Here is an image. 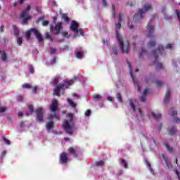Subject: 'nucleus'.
Segmentation results:
<instances>
[{
	"mask_svg": "<svg viewBox=\"0 0 180 180\" xmlns=\"http://www.w3.org/2000/svg\"><path fill=\"white\" fill-rule=\"evenodd\" d=\"M138 112L140 114L141 116H143V112L141 111V109L138 108Z\"/></svg>",
	"mask_w": 180,
	"mask_h": 180,
	"instance_id": "obj_60",
	"label": "nucleus"
},
{
	"mask_svg": "<svg viewBox=\"0 0 180 180\" xmlns=\"http://www.w3.org/2000/svg\"><path fill=\"white\" fill-rule=\"evenodd\" d=\"M104 164L105 162L103 161L96 162V167H102L103 165H104Z\"/></svg>",
	"mask_w": 180,
	"mask_h": 180,
	"instance_id": "obj_39",
	"label": "nucleus"
},
{
	"mask_svg": "<svg viewBox=\"0 0 180 180\" xmlns=\"http://www.w3.org/2000/svg\"><path fill=\"white\" fill-rule=\"evenodd\" d=\"M92 112L91 111V110H87L85 112H84V116L85 117H89L91 115Z\"/></svg>",
	"mask_w": 180,
	"mask_h": 180,
	"instance_id": "obj_34",
	"label": "nucleus"
},
{
	"mask_svg": "<svg viewBox=\"0 0 180 180\" xmlns=\"http://www.w3.org/2000/svg\"><path fill=\"white\" fill-rule=\"evenodd\" d=\"M48 25H49V21L42 22V26H48Z\"/></svg>",
	"mask_w": 180,
	"mask_h": 180,
	"instance_id": "obj_56",
	"label": "nucleus"
},
{
	"mask_svg": "<svg viewBox=\"0 0 180 180\" xmlns=\"http://www.w3.org/2000/svg\"><path fill=\"white\" fill-rule=\"evenodd\" d=\"M117 99L118 102H120V103H122V102H123L122 101V95H120V93L117 94Z\"/></svg>",
	"mask_w": 180,
	"mask_h": 180,
	"instance_id": "obj_40",
	"label": "nucleus"
},
{
	"mask_svg": "<svg viewBox=\"0 0 180 180\" xmlns=\"http://www.w3.org/2000/svg\"><path fill=\"white\" fill-rule=\"evenodd\" d=\"M168 133H169V136H174V134H175V133H176V127L173 126V127H169Z\"/></svg>",
	"mask_w": 180,
	"mask_h": 180,
	"instance_id": "obj_18",
	"label": "nucleus"
},
{
	"mask_svg": "<svg viewBox=\"0 0 180 180\" xmlns=\"http://www.w3.org/2000/svg\"><path fill=\"white\" fill-rule=\"evenodd\" d=\"M63 19H64L65 22H68V17L65 14L63 15Z\"/></svg>",
	"mask_w": 180,
	"mask_h": 180,
	"instance_id": "obj_53",
	"label": "nucleus"
},
{
	"mask_svg": "<svg viewBox=\"0 0 180 180\" xmlns=\"http://www.w3.org/2000/svg\"><path fill=\"white\" fill-rule=\"evenodd\" d=\"M77 79H78V77L77 76H75L74 79H72L69 81H65L64 83L59 84L54 89L53 95H56V96H59L60 94V95H64V91L70 88L71 85H74V82L75 81H77Z\"/></svg>",
	"mask_w": 180,
	"mask_h": 180,
	"instance_id": "obj_3",
	"label": "nucleus"
},
{
	"mask_svg": "<svg viewBox=\"0 0 180 180\" xmlns=\"http://www.w3.org/2000/svg\"><path fill=\"white\" fill-rule=\"evenodd\" d=\"M149 117H153V119H155V120H159V119H161V114L158 113L156 115L155 113L150 112L149 113Z\"/></svg>",
	"mask_w": 180,
	"mask_h": 180,
	"instance_id": "obj_20",
	"label": "nucleus"
},
{
	"mask_svg": "<svg viewBox=\"0 0 180 180\" xmlns=\"http://www.w3.org/2000/svg\"><path fill=\"white\" fill-rule=\"evenodd\" d=\"M29 72L30 74H33L34 72V68H33L32 65H30V68H29Z\"/></svg>",
	"mask_w": 180,
	"mask_h": 180,
	"instance_id": "obj_44",
	"label": "nucleus"
},
{
	"mask_svg": "<svg viewBox=\"0 0 180 180\" xmlns=\"http://www.w3.org/2000/svg\"><path fill=\"white\" fill-rule=\"evenodd\" d=\"M148 34L147 37L150 39L148 47H154L155 46V35H154V25H151V20L147 25Z\"/></svg>",
	"mask_w": 180,
	"mask_h": 180,
	"instance_id": "obj_5",
	"label": "nucleus"
},
{
	"mask_svg": "<svg viewBox=\"0 0 180 180\" xmlns=\"http://www.w3.org/2000/svg\"><path fill=\"white\" fill-rule=\"evenodd\" d=\"M62 34H63V37H67L68 39V37H70V36L68 35V32H62Z\"/></svg>",
	"mask_w": 180,
	"mask_h": 180,
	"instance_id": "obj_50",
	"label": "nucleus"
},
{
	"mask_svg": "<svg viewBox=\"0 0 180 180\" xmlns=\"http://www.w3.org/2000/svg\"><path fill=\"white\" fill-rule=\"evenodd\" d=\"M82 57H84V52L83 51H77L76 53V58L81 60V58H82Z\"/></svg>",
	"mask_w": 180,
	"mask_h": 180,
	"instance_id": "obj_30",
	"label": "nucleus"
},
{
	"mask_svg": "<svg viewBox=\"0 0 180 180\" xmlns=\"http://www.w3.org/2000/svg\"><path fill=\"white\" fill-rule=\"evenodd\" d=\"M164 53H165V48L162 45H159L158 49L153 53L157 70H162L163 68L162 63L158 62V56H164Z\"/></svg>",
	"mask_w": 180,
	"mask_h": 180,
	"instance_id": "obj_4",
	"label": "nucleus"
},
{
	"mask_svg": "<svg viewBox=\"0 0 180 180\" xmlns=\"http://www.w3.org/2000/svg\"><path fill=\"white\" fill-rule=\"evenodd\" d=\"M169 99H171V90L167 89L165 97V103H168V102H169Z\"/></svg>",
	"mask_w": 180,
	"mask_h": 180,
	"instance_id": "obj_19",
	"label": "nucleus"
},
{
	"mask_svg": "<svg viewBox=\"0 0 180 180\" xmlns=\"http://www.w3.org/2000/svg\"><path fill=\"white\" fill-rule=\"evenodd\" d=\"M120 165H122V167H124V168H127V162H126L124 159H122L120 162Z\"/></svg>",
	"mask_w": 180,
	"mask_h": 180,
	"instance_id": "obj_32",
	"label": "nucleus"
},
{
	"mask_svg": "<svg viewBox=\"0 0 180 180\" xmlns=\"http://www.w3.org/2000/svg\"><path fill=\"white\" fill-rule=\"evenodd\" d=\"M146 164L150 171V172L154 175V170H153V168L151 167V165L150 164V162H148V160H146Z\"/></svg>",
	"mask_w": 180,
	"mask_h": 180,
	"instance_id": "obj_28",
	"label": "nucleus"
},
{
	"mask_svg": "<svg viewBox=\"0 0 180 180\" xmlns=\"http://www.w3.org/2000/svg\"><path fill=\"white\" fill-rule=\"evenodd\" d=\"M165 49H167L168 50H171V49H172V44H169L166 45Z\"/></svg>",
	"mask_w": 180,
	"mask_h": 180,
	"instance_id": "obj_51",
	"label": "nucleus"
},
{
	"mask_svg": "<svg viewBox=\"0 0 180 180\" xmlns=\"http://www.w3.org/2000/svg\"><path fill=\"white\" fill-rule=\"evenodd\" d=\"M50 111L53 114L51 115L49 119H57L58 120V115L57 114V112H58V101L57 100L54 99L52 101L50 105Z\"/></svg>",
	"mask_w": 180,
	"mask_h": 180,
	"instance_id": "obj_6",
	"label": "nucleus"
},
{
	"mask_svg": "<svg viewBox=\"0 0 180 180\" xmlns=\"http://www.w3.org/2000/svg\"><path fill=\"white\" fill-rule=\"evenodd\" d=\"M147 94H148V89H146L143 91V93L141 97L140 98L141 102H146V96H147Z\"/></svg>",
	"mask_w": 180,
	"mask_h": 180,
	"instance_id": "obj_22",
	"label": "nucleus"
},
{
	"mask_svg": "<svg viewBox=\"0 0 180 180\" xmlns=\"http://www.w3.org/2000/svg\"><path fill=\"white\" fill-rule=\"evenodd\" d=\"M107 99L110 101V102H112L113 101V98L111 97V96H108L107 98Z\"/></svg>",
	"mask_w": 180,
	"mask_h": 180,
	"instance_id": "obj_62",
	"label": "nucleus"
},
{
	"mask_svg": "<svg viewBox=\"0 0 180 180\" xmlns=\"http://www.w3.org/2000/svg\"><path fill=\"white\" fill-rule=\"evenodd\" d=\"M163 160H165V162H166V165L169 169H171L172 168V165H171V162H169V159L168 158H166L165 155H162Z\"/></svg>",
	"mask_w": 180,
	"mask_h": 180,
	"instance_id": "obj_21",
	"label": "nucleus"
},
{
	"mask_svg": "<svg viewBox=\"0 0 180 180\" xmlns=\"http://www.w3.org/2000/svg\"><path fill=\"white\" fill-rule=\"evenodd\" d=\"M67 117L69 118V120H65L62 124L63 129L68 134H74L75 133L76 127L75 123H74V115L72 113L67 114Z\"/></svg>",
	"mask_w": 180,
	"mask_h": 180,
	"instance_id": "obj_2",
	"label": "nucleus"
},
{
	"mask_svg": "<svg viewBox=\"0 0 180 180\" xmlns=\"http://www.w3.org/2000/svg\"><path fill=\"white\" fill-rule=\"evenodd\" d=\"M22 88H27L28 89H30V88H32V85L26 83V84H22Z\"/></svg>",
	"mask_w": 180,
	"mask_h": 180,
	"instance_id": "obj_41",
	"label": "nucleus"
},
{
	"mask_svg": "<svg viewBox=\"0 0 180 180\" xmlns=\"http://www.w3.org/2000/svg\"><path fill=\"white\" fill-rule=\"evenodd\" d=\"M177 112L176 110H172L169 112V115H170V116H176V115H177Z\"/></svg>",
	"mask_w": 180,
	"mask_h": 180,
	"instance_id": "obj_38",
	"label": "nucleus"
},
{
	"mask_svg": "<svg viewBox=\"0 0 180 180\" xmlns=\"http://www.w3.org/2000/svg\"><path fill=\"white\" fill-rule=\"evenodd\" d=\"M144 54H147V51H146V50L142 49L141 51L139 53V57H143Z\"/></svg>",
	"mask_w": 180,
	"mask_h": 180,
	"instance_id": "obj_43",
	"label": "nucleus"
},
{
	"mask_svg": "<svg viewBox=\"0 0 180 180\" xmlns=\"http://www.w3.org/2000/svg\"><path fill=\"white\" fill-rule=\"evenodd\" d=\"M31 8L32 7L30 6H28L25 10L22 11L20 18L22 19V25H26L27 23V20L32 19V17L29 15V11L31 9Z\"/></svg>",
	"mask_w": 180,
	"mask_h": 180,
	"instance_id": "obj_10",
	"label": "nucleus"
},
{
	"mask_svg": "<svg viewBox=\"0 0 180 180\" xmlns=\"http://www.w3.org/2000/svg\"><path fill=\"white\" fill-rule=\"evenodd\" d=\"M8 108L5 106L1 107V113H4V112H6Z\"/></svg>",
	"mask_w": 180,
	"mask_h": 180,
	"instance_id": "obj_48",
	"label": "nucleus"
},
{
	"mask_svg": "<svg viewBox=\"0 0 180 180\" xmlns=\"http://www.w3.org/2000/svg\"><path fill=\"white\" fill-rule=\"evenodd\" d=\"M112 56H117L118 51H117V46H112V52H111Z\"/></svg>",
	"mask_w": 180,
	"mask_h": 180,
	"instance_id": "obj_27",
	"label": "nucleus"
},
{
	"mask_svg": "<svg viewBox=\"0 0 180 180\" xmlns=\"http://www.w3.org/2000/svg\"><path fill=\"white\" fill-rule=\"evenodd\" d=\"M118 20V23L115 25V34L117 40L122 53L127 54L129 53V50H130V44L128 41L124 42L123 40V36L119 33V30H120V28L122 27V24L120 23L122 22V15H119Z\"/></svg>",
	"mask_w": 180,
	"mask_h": 180,
	"instance_id": "obj_1",
	"label": "nucleus"
},
{
	"mask_svg": "<svg viewBox=\"0 0 180 180\" xmlns=\"http://www.w3.org/2000/svg\"><path fill=\"white\" fill-rule=\"evenodd\" d=\"M112 16L115 17V5H112Z\"/></svg>",
	"mask_w": 180,
	"mask_h": 180,
	"instance_id": "obj_59",
	"label": "nucleus"
},
{
	"mask_svg": "<svg viewBox=\"0 0 180 180\" xmlns=\"http://www.w3.org/2000/svg\"><path fill=\"white\" fill-rule=\"evenodd\" d=\"M3 141H4V144H6V146H10L11 145V141L8 140L5 137H3Z\"/></svg>",
	"mask_w": 180,
	"mask_h": 180,
	"instance_id": "obj_35",
	"label": "nucleus"
},
{
	"mask_svg": "<svg viewBox=\"0 0 180 180\" xmlns=\"http://www.w3.org/2000/svg\"><path fill=\"white\" fill-rule=\"evenodd\" d=\"M165 146L169 153H172V151H174V148L169 146L168 143H165Z\"/></svg>",
	"mask_w": 180,
	"mask_h": 180,
	"instance_id": "obj_31",
	"label": "nucleus"
},
{
	"mask_svg": "<svg viewBox=\"0 0 180 180\" xmlns=\"http://www.w3.org/2000/svg\"><path fill=\"white\" fill-rule=\"evenodd\" d=\"M127 64H128V67L129 68V74L131 75V77L132 78L134 84L135 86H137L139 92H140V85H139V82L137 81H136V79H134V76L133 75V71L131 70V65L129 62H127Z\"/></svg>",
	"mask_w": 180,
	"mask_h": 180,
	"instance_id": "obj_13",
	"label": "nucleus"
},
{
	"mask_svg": "<svg viewBox=\"0 0 180 180\" xmlns=\"http://www.w3.org/2000/svg\"><path fill=\"white\" fill-rule=\"evenodd\" d=\"M53 85H57L58 84V77H56L53 80Z\"/></svg>",
	"mask_w": 180,
	"mask_h": 180,
	"instance_id": "obj_45",
	"label": "nucleus"
},
{
	"mask_svg": "<svg viewBox=\"0 0 180 180\" xmlns=\"http://www.w3.org/2000/svg\"><path fill=\"white\" fill-rule=\"evenodd\" d=\"M164 17H165V19H166V20H169L172 18V16L171 15H167V13L164 15Z\"/></svg>",
	"mask_w": 180,
	"mask_h": 180,
	"instance_id": "obj_49",
	"label": "nucleus"
},
{
	"mask_svg": "<svg viewBox=\"0 0 180 180\" xmlns=\"http://www.w3.org/2000/svg\"><path fill=\"white\" fill-rule=\"evenodd\" d=\"M53 127H54V123L53 122H50L46 124V129L48 131H50Z\"/></svg>",
	"mask_w": 180,
	"mask_h": 180,
	"instance_id": "obj_25",
	"label": "nucleus"
},
{
	"mask_svg": "<svg viewBox=\"0 0 180 180\" xmlns=\"http://www.w3.org/2000/svg\"><path fill=\"white\" fill-rule=\"evenodd\" d=\"M174 123H180V118H175L174 120Z\"/></svg>",
	"mask_w": 180,
	"mask_h": 180,
	"instance_id": "obj_58",
	"label": "nucleus"
},
{
	"mask_svg": "<svg viewBox=\"0 0 180 180\" xmlns=\"http://www.w3.org/2000/svg\"><path fill=\"white\" fill-rule=\"evenodd\" d=\"M17 101L18 102H22L23 101V96H17Z\"/></svg>",
	"mask_w": 180,
	"mask_h": 180,
	"instance_id": "obj_46",
	"label": "nucleus"
},
{
	"mask_svg": "<svg viewBox=\"0 0 180 180\" xmlns=\"http://www.w3.org/2000/svg\"><path fill=\"white\" fill-rule=\"evenodd\" d=\"M149 81H150L151 82H155V84H156L158 88H160V86H162V85L163 84L162 82L155 80V78H154L153 77H149L148 79H146V82H148Z\"/></svg>",
	"mask_w": 180,
	"mask_h": 180,
	"instance_id": "obj_17",
	"label": "nucleus"
},
{
	"mask_svg": "<svg viewBox=\"0 0 180 180\" xmlns=\"http://www.w3.org/2000/svg\"><path fill=\"white\" fill-rule=\"evenodd\" d=\"M26 129V125H25V122H21L18 126V130L20 131H23V130H25Z\"/></svg>",
	"mask_w": 180,
	"mask_h": 180,
	"instance_id": "obj_24",
	"label": "nucleus"
},
{
	"mask_svg": "<svg viewBox=\"0 0 180 180\" xmlns=\"http://www.w3.org/2000/svg\"><path fill=\"white\" fill-rule=\"evenodd\" d=\"M161 9V12L163 13V15H165L167 13L165 12V11H167V6H162L160 7Z\"/></svg>",
	"mask_w": 180,
	"mask_h": 180,
	"instance_id": "obj_37",
	"label": "nucleus"
},
{
	"mask_svg": "<svg viewBox=\"0 0 180 180\" xmlns=\"http://www.w3.org/2000/svg\"><path fill=\"white\" fill-rule=\"evenodd\" d=\"M79 25L77 21L73 20L72 21L70 29L74 33V37H79V36H84V30L83 29H78Z\"/></svg>",
	"mask_w": 180,
	"mask_h": 180,
	"instance_id": "obj_7",
	"label": "nucleus"
},
{
	"mask_svg": "<svg viewBox=\"0 0 180 180\" xmlns=\"http://www.w3.org/2000/svg\"><path fill=\"white\" fill-rule=\"evenodd\" d=\"M129 28L131 30L133 29V25L130 24V22H128Z\"/></svg>",
	"mask_w": 180,
	"mask_h": 180,
	"instance_id": "obj_61",
	"label": "nucleus"
},
{
	"mask_svg": "<svg viewBox=\"0 0 180 180\" xmlns=\"http://www.w3.org/2000/svg\"><path fill=\"white\" fill-rule=\"evenodd\" d=\"M93 99L94 101H95L96 102H98L99 101H103V98L102 97V96L99 95V94H95L93 96Z\"/></svg>",
	"mask_w": 180,
	"mask_h": 180,
	"instance_id": "obj_23",
	"label": "nucleus"
},
{
	"mask_svg": "<svg viewBox=\"0 0 180 180\" xmlns=\"http://www.w3.org/2000/svg\"><path fill=\"white\" fill-rule=\"evenodd\" d=\"M45 37L46 39H50L51 41H53V39L51 38V37H50V34H49V32H46L45 34Z\"/></svg>",
	"mask_w": 180,
	"mask_h": 180,
	"instance_id": "obj_47",
	"label": "nucleus"
},
{
	"mask_svg": "<svg viewBox=\"0 0 180 180\" xmlns=\"http://www.w3.org/2000/svg\"><path fill=\"white\" fill-rule=\"evenodd\" d=\"M152 6L151 4H145L142 9H140L139 12L134 15V22H139L141 19H143V15L148 11H151Z\"/></svg>",
	"mask_w": 180,
	"mask_h": 180,
	"instance_id": "obj_8",
	"label": "nucleus"
},
{
	"mask_svg": "<svg viewBox=\"0 0 180 180\" xmlns=\"http://www.w3.org/2000/svg\"><path fill=\"white\" fill-rule=\"evenodd\" d=\"M148 141H150V143H153L155 146H157V143H155V141L154 140V139H148Z\"/></svg>",
	"mask_w": 180,
	"mask_h": 180,
	"instance_id": "obj_57",
	"label": "nucleus"
},
{
	"mask_svg": "<svg viewBox=\"0 0 180 180\" xmlns=\"http://www.w3.org/2000/svg\"><path fill=\"white\" fill-rule=\"evenodd\" d=\"M37 113V119L39 120V122H43V113H44V110L41 108H39L36 110Z\"/></svg>",
	"mask_w": 180,
	"mask_h": 180,
	"instance_id": "obj_15",
	"label": "nucleus"
},
{
	"mask_svg": "<svg viewBox=\"0 0 180 180\" xmlns=\"http://www.w3.org/2000/svg\"><path fill=\"white\" fill-rule=\"evenodd\" d=\"M1 60L3 61V63H9V57L8 56L6 51H1Z\"/></svg>",
	"mask_w": 180,
	"mask_h": 180,
	"instance_id": "obj_16",
	"label": "nucleus"
},
{
	"mask_svg": "<svg viewBox=\"0 0 180 180\" xmlns=\"http://www.w3.org/2000/svg\"><path fill=\"white\" fill-rule=\"evenodd\" d=\"M22 38L20 37H17V44H18V46H22Z\"/></svg>",
	"mask_w": 180,
	"mask_h": 180,
	"instance_id": "obj_42",
	"label": "nucleus"
},
{
	"mask_svg": "<svg viewBox=\"0 0 180 180\" xmlns=\"http://www.w3.org/2000/svg\"><path fill=\"white\" fill-rule=\"evenodd\" d=\"M13 29L14 36H15V37H18V36H19V29L15 25L13 26Z\"/></svg>",
	"mask_w": 180,
	"mask_h": 180,
	"instance_id": "obj_26",
	"label": "nucleus"
},
{
	"mask_svg": "<svg viewBox=\"0 0 180 180\" xmlns=\"http://www.w3.org/2000/svg\"><path fill=\"white\" fill-rule=\"evenodd\" d=\"M57 50L54 48H51V54H54Z\"/></svg>",
	"mask_w": 180,
	"mask_h": 180,
	"instance_id": "obj_55",
	"label": "nucleus"
},
{
	"mask_svg": "<svg viewBox=\"0 0 180 180\" xmlns=\"http://www.w3.org/2000/svg\"><path fill=\"white\" fill-rule=\"evenodd\" d=\"M60 164H67L68 162V155L65 152L62 153L59 158Z\"/></svg>",
	"mask_w": 180,
	"mask_h": 180,
	"instance_id": "obj_14",
	"label": "nucleus"
},
{
	"mask_svg": "<svg viewBox=\"0 0 180 180\" xmlns=\"http://www.w3.org/2000/svg\"><path fill=\"white\" fill-rule=\"evenodd\" d=\"M28 110H29V112H27V114H26L27 116H29V115H32V113L33 112V105H29Z\"/></svg>",
	"mask_w": 180,
	"mask_h": 180,
	"instance_id": "obj_33",
	"label": "nucleus"
},
{
	"mask_svg": "<svg viewBox=\"0 0 180 180\" xmlns=\"http://www.w3.org/2000/svg\"><path fill=\"white\" fill-rule=\"evenodd\" d=\"M102 2H103V6H106V5H107L106 0H102Z\"/></svg>",
	"mask_w": 180,
	"mask_h": 180,
	"instance_id": "obj_64",
	"label": "nucleus"
},
{
	"mask_svg": "<svg viewBox=\"0 0 180 180\" xmlns=\"http://www.w3.org/2000/svg\"><path fill=\"white\" fill-rule=\"evenodd\" d=\"M32 34H34V36H36L38 41H43V36L40 32H39L37 28H32L30 30L25 32V37L27 41L30 40V36H32Z\"/></svg>",
	"mask_w": 180,
	"mask_h": 180,
	"instance_id": "obj_9",
	"label": "nucleus"
},
{
	"mask_svg": "<svg viewBox=\"0 0 180 180\" xmlns=\"http://www.w3.org/2000/svg\"><path fill=\"white\" fill-rule=\"evenodd\" d=\"M37 89H39V86H35L34 89H32V91L34 94H36L37 92Z\"/></svg>",
	"mask_w": 180,
	"mask_h": 180,
	"instance_id": "obj_52",
	"label": "nucleus"
},
{
	"mask_svg": "<svg viewBox=\"0 0 180 180\" xmlns=\"http://www.w3.org/2000/svg\"><path fill=\"white\" fill-rule=\"evenodd\" d=\"M69 153L75 158L78 157V155H81V150L77 146L70 148Z\"/></svg>",
	"mask_w": 180,
	"mask_h": 180,
	"instance_id": "obj_12",
	"label": "nucleus"
},
{
	"mask_svg": "<svg viewBox=\"0 0 180 180\" xmlns=\"http://www.w3.org/2000/svg\"><path fill=\"white\" fill-rule=\"evenodd\" d=\"M68 103L71 108H77V104L72 101V100L68 98Z\"/></svg>",
	"mask_w": 180,
	"mask_h": 180,
	"instance_id": "obj_29",
	"label": "nucleus"
},
{
	"mask_svg": "<svg viewBox=\"0 0 180 180\" xmlns=\"http://www.w3.org/2000/svg\"><path fill=\"white\" fill-rule=\"evenodd\" d=\"M22 116H23V112H18V117H22Z\"/></svg>",
	"mask_w": 180,
	"mask_h": 180,
	"instance_id": "obj_63",
	"label": "nucleus"
},
{
	"mask_svg": "<svg viewBox=\"0 0 180 180\" xmlns=\"http://www.w3.org/2000/svg\"><path fill=\"white\" fill-rule=\"evenodd\" d=\"M53 64H56V58L51 60V65H53Z\"/></svg>",
	"mask_w": 180,
	"mask_h": 180,
	"instance_id": "obj_54",
	"label": "nucleus"
},
{
	"mask_svg": "<svg viewBox=\"0 0 180 180\" xmlns=\"http://www.w3.org/2000/svg\"><path fill=\"white\" fill-rule=\"evenodd\" d=\"M63 29V25L61 22H57L54 27H50V32H52L53 34H60V32Z\"/></svg>",
	"mask_w": 180,
	"mask_h": 180,
	"instance_id": "obj_11",
	"label": "nucleus"
},
{
	"mask_svg": "<svg viewBox=\"0 0 180 180\" xmlns=\"http://www.w3.org/2000/svg\"><path fill=\"white\" fill-rule=\"evenodd\" d=\"M129 105L131 106L132 110H136V106H134V104L133 103V101L131 99L129 100Z\"/></svg>",
	"mask_w": 180,
	"mask_h": 180,
	"instance_id": "obj_36",
	"label": "nucleus"
}]
</instances>
